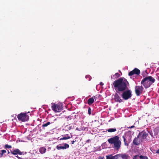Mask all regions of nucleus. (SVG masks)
I'll return each instance as SVG.
<instances>
[{
	"label": "nucleus",
	"mask_w": 159,
	"mask_h": 159,
	"mask_svg": "<svg viewBox=\"0 0 159 159\" xmlns=\"http://www.w3.org/2000/svg\"><path fill=\"white\" fill-rule=\"evenodd\" d=\"M113 85L116 92H123L121 97L125 100H128L132 97V95L131 90H125L128 88L127 86L129 85V83L125 78H120L115 80Z\"/></svg>",
	"instance_id": "1"
},
{
	"label": "nucleus",
	"mask_w": 159,
	"mask_h": 159,
	"mask_svg": "<svg viewBox=\"0 0 159 159\" xmlns=\"http://www.w3.org/2000/svg\"><path fill=\"white\" fill-rule=\"evenodd\" d=\"M120 139L118 135L115 136L108 139L107 141L115 149L118 150L120 148L121 144Z\"/></svg>",
	"instance_id": "2"
},
{
	"label": "nucleus",
	"mask_w": 159,
	"mask_h": 159,
	"mask_svg": "<svg viewBox=\"0 0 159 159\" xmlns=\"http://www.w3.org/2000/svg\"><path fill=\"white\" fill-rule=\"evenodd\" d=\"M155 81V80L151 76H146L141 81V83L145 89H147Z\"/></svg>",
	"instance_id": "3"
},
{
	"label": "nucleus",
	"mask_w": 159,
	"mask_h": 159,
	"mask_svg": "<svg viewBox=\"0 0 159 159\" xmlns=\"http://www.w3.org/2000/svg\"><path fill=\"white\" fill-rule=\"evenodd\" d=\"M52 110L55 112H60L63 109L62 105L61 103H58L56 104L52 103Z\"/></svg>",
	"instance_id": "4"
},
{
	"label": "nucleus",
	"mask_w": 159,
	"mask_h": 159,
	"mask_svg": "<svg viewBox=\"0 0 159 159\" xmlns=\"http://www.w3.org/2000/svg\"><path fill=\"white\" fill-rule=\"evenodd\" d=\"M17 117L19 120L23 122L27 121L29 119V116L26 112H21L18 115Z\"/></svg>",
	"instance_id": "5"
},
{
	"label": "nucleus",
	"mask_w": 159,
	"mask_h": 159,
	"mask_svg": "<svg viewBox=\"0 0 159 159\" xmlns=\"http://www.w3.org/2000/svg\"><path fill=\"white\" fill-rule=\"evenodd\" d=\"M143 88L142 86H136L135 87V92L137 96H139L143 93Z\"/></svg>",
	"instance_id": "6"
},
{
	"label": "nucleus",
	"mask_w": 159,
	"mask_h": 159,
	"mask_svg": "<svg viewBox=\"0 0 159 159\" xmlns=\"http://www.w3.org/2000/svg\"><path fill=\"white\" fill-rule=\"evenodd\" d=\"M140 73V70L137 68H134L133 70L131 71L129 73V76H132L134 74L137 75H139Z\"/></svg>",
	"instance_id": "7"
},
{
	"label": "nucleus",
	"mask_w": 159,
	"mask_h": 159,
	"mask_svg": "<svg viewBox=\"0 0 159 159\" xmlns=\"http://www.w3.org/2000/svg\"><path fill=\"white\" fill-rule=\"evenodd\" d=\"M69 147V145L67 143L64 144V146H62L61 144H59L57 146V149L58 150L60 149H66Z\"/></svg>",
	"instance_id": "8"
},
{
	"label": "nucleus",
	"mask_w": 159,
	"mask_h": 159,
	"mask_svg": "<svg viewBox=\"0 0 159 159\" xmlns=\"http://www.w3.org/2000/svg\"><path fill=\"white\" fill-rule=\"evenodd\" d=\"M148 133L144 130L139 133L138 135L141 137L143 139H145L148 135Z\"/></svg>",
	"instance_id": "9"
},
{
	"label": "nucleus",
	"mask_w": 159,
	"mask_h": 159,
	"mask_svg": "<svg viewBox=\"0 0 159 159\" xmlns=\"http://www.w3.org/2000/svg\"><path fill=\"white\" fill-rule=\"evenodd\" d=\"M11 153L14 155H17L19 154L21 155L23 154V152H21L18 149H15L13 150H10Z\"/></svg>",
	"instance_id": "10"
},
{
	"label": "nucleus",
	"mask_w": 159,
	"mask_h": 159,
	"mask_svg": "<svg viewBox=\"0 0 159 159\" xmlns=\"http://www.w3.org/2000/svg\"><path fill=\"white\" fill-rule=\"evenodd\" d=\"M139 136L138 135L137 137H135L133 141V143L134 145H139L141 143V141L139 139Z\"/></svg>",
	"instance_id": "11"
},
{
	"label": "nucleus",
	"mask_w": 159,
	"mask_h": 159,
	"mask_svg": "<svg viewBox=\"0 0 159 159\" xmlns=\"http://www.w3.org/2000/svg\"><path fill=\"white\" fill-rule=\"evenodd\" d=\"M114 99L115 102H123V100L121 99L118 94L116 93L114 96Z\"/></svg>",
	"instance_id": "12"
},
{
	"label": "nucleus",
	"mask_w": 159,
	"mask_h": 159,
	"mask_svg": "<svg viewBox=\"0 0 159 159\" xmlns=\"http://www.w3.org/2000/svg\"><path fill=\"white\" fill-rule=\"evenodd\" d=\"M63 136V137L61 138L60 139V140H62L67 139H70V138L72 137V135L71 134L70 135V136H69V135L68 134L64 135Z\"/></svg>",
	"instance_id": "13"
},
{
	"label": "nucleus",
	"mask_w": 159,
	"mask_h": 159,
	"mask_svg": "<svg viewBox=\"0 0 159 159\" xmlns=\"http://www.w3.org/2000/svg\"><path fill=\"white\" fill-rule=\"evenodd\" d=\"M7 152V151L5 150H2L0 151V157H6V155H5Z\"/></svg>",
	"instance_id": "14"
},
{
	"label": "nucleus",
	"mask_w": 159,
	"mask_h": 159,
	"mask_svg": "<svg viewBox=\"0 0 159 159\" xmlns=\"http://www.w3.org/2000/svg\"><path fill=\"white\" fill-rule=\"evenodd\" d=\"M128 155L125 154H120V159H128L129 157Z\"/></svg>",
	"instance_id": "15"
},
{
	"label": "nucleus",
	"mask_w": 159,
	"mask_h": 159,
	"mask_svg": "<svg viewBox=\"0 0 159 159\" xmlns=\"http://www.w3.org/2000/svg\"><path fill=\"white\" fill-rule=\"evenodd\" d=\"M94 102V99L93 97L89 98L88 101V103L89 105H90Z\"/></svg>",
	"instance_id": "16"
},
{
	"label": "nucleus",
	"mask_w": 159,
	"mask_h": 159,
	"mask_svg": "<svg viewBox=\"0 0 159 159\" xmlns=\"http://www.w3.org/2000/svg\"><path fill=\"white\" fill-rule=\"evenodd\" d=\"M46 148L44 147L40 148L39 149V152L41 154H43L46 152Z\"/></svg>",
	"instance_id": "17"
},
{
	"label": "nucleus",
	"mask_w": 159,
	"mask_h": 159,
	"mask_svg": "<svg viewBox=\"0 0 159 159\" xmlns=\"http://www.w3.org/2000/svg\"><path fill=\"white\" fill-rule=\"evenodd\" d=\"M116 131V128H110L106 130V132L107 131L108 132L110 133H111V132H114Z\"/></svg>",
	"instance_id": "18"
},
{
	"label": "nucleus",
	"mask_w": 159,
	"mask_h": 159,
	"mask_svg": "<svg viewBox=\"0 0 159 159\" xmlns=\"http://www.w3.org/2000/svg\"><path fill=\"white\" fill-rule=\"evenodd\" d=\"M122 138H123V139H124V142L125 143V145L126 146H128L129 145V142L128 143H127V141H126V139L125 138V137L124 136H122Z\"/></svg>",
	"instance_id": "19"
},
{
	"label": "nucleus",
	"mask_w": 159,
	"mask_h": 159,
	"mask_svg": "<svg viewBox=\"0 0 159 159\" xmlns=\"http://www.w3.org/2000/svg\"><path fill=\"white\" fill-rule=\"evenodd\" d=\"M115 156H112L111 155L106 156V159H115Z\"/></svg>",
	"instance_id": "20"
},
{
	"label": "nucleus",
	"mask_w": 159,
	"mask_h": 159,
	"mask_svg": "<svg viewBox=\"0 0 159 159\" xmlns=\"http://www.w3.org/2000/svg\"><path fill=\"white\" fill-rule=\"evenodd\" d=\"M115 159H120V154H117L115 156Z\"/></svg>",
	"instance_id": "21"
},
{
	"label": "nucleus",
	"mask_w": 159,
	"mask_h": 159,
	"mask_svg": "<svg viewBox=\"0 0 159 159\" xmlns=\"http://www.w3.org/2000/svg\"><path fill=\"white\" fill-rule=\"evenodd\" d=\"M139 159H148V157L146 156L140 155L139 156Z\"/></svg>",
	"instance_id": "22"
},
{
	"label": "nucleus",
	"mask_w": 159,
	"mask_h": 159,
	"mask_svg": "<svg viewBox=\"0 0 159 159\" xmlns=\"http://www.w3.org/2000/svg\"><path fill=\"white\" fill-rule=\"evenodd\" d=\"M50 124L51 123L50 122H48L47 123L43 124L42 125V126L43 127H47L48 125H50Z\"/></svg>",
	"instance_id": "23"
},
{
	"label": "nucleus",
	"mask_w": 159,
	"mask_h": 159,
	"mask_svg": "<svg viewBox=\"0 0 159 159\" xmlns=\"http://www.w3.org/2000/svg\"><path fill=\"white\" fill-rule=\"evenodd\" d=\"M5 148L10 149L11 148V146L6 144L5 145Z\"/></svg>",
	"instance_id": "24"
},
{
	"label": "nucleus",
	"mask_w": 159,
	"mask_h": 159,
	"mask_svg": "<svg viewBox=\"0 0 159 159\" xmlns=\"http://www.w3.org/2000/svg\"><path fill=\"white\" fill-rule=\"evenodd\" d=\"M114 76H116V78H119L120 76V74L118 73H116L115 74Z\"/></svg>",
	"instance_id": "25"
},
{
	"label": "nucleus",
	"mask_w": 159,
	"mask_h": 159,
	"mask_svg": "<svg viewBox=\"0 0 159 159\" xmlns=\"http://www.w3.org/2000/svg\"><path fill=\"white\" fill-rule=\"evenodd\" d=\"M71 126H70L69 125H68L66 126L65 127V129H66L67 130H70V129H71Z\"/></svg>",
	"instance_id": "26"
},
{
	"label": "nucleus",
	"mask_w": 159,
	"mask_h": 159,
	"mask_svg": "<svg viewBox=\"0 0 159 159\" xmlns=\"http://www.w3.org/2000/svg\"><path fill=\"white\" fill-rule=\"evenodd\" d=\"M88 112L89 115H91V109L90 107H89L88 108Z\"/></svg>",
	"instance_id": "27"
},
{
	"label": "nucleus",
	"mask_w": 159,
	"mask_h": 159,
	"mask_svg": "<svg viewBox=\"0 0 159 159\" xmlns=\"http://www.w3.org/2000/svg\"><path fill=\"white\" fill-rule=\"evenodd\" d=\"M139 155H135L134 156L133 159H139Z\"/></svg>",
	"instance_id": "28"
},
{
	"label": "nucleus",
	"mask_w": 159,
	"mask_h": 159,
	"mask_svg": "<svg viewBox=\"0 0 159 159\" xmlns=\"http://www.w3.org/2000/svg\"><path fill=\"white\" fill-rule=\"evenodd\" d=\"M66 118L67 119H69V120H71V116H68L67 117H66Z\"/></svg>",
	"instance_id": "29"
},
{
	"label": "nucleus",
	"mask_w": 159,
	"mask_h": 159,
	"mask_svg": "<svg viewBox=\"0 0 159 159\" xmlns=\"http://www.w3.org/2000/svg\"><path fill=\"white\" fill-rule=\"evenodd\" d=\"M76 142V140L72 141H71V144H73L75 142Z\"/></svg>",
	"instance_id": "30"
},
{
	"label": "nucleus",
	"mask_w": 159,
	"mask_h": 159,
	"mask_svg": "<svg viewBox=\"0 0 159 159\" xmlns=\"http://www.w3.org/2000/svg\"><path fill=\"white\" fill-rule=\"evenodd\" d=\"M90 76L89 75H86V78H89V80H90Z\"/></svg>",
	"instance_id": "31"
},
{
	"label": "nucleus",
	"mask_w": 159,
	"mask_h": 159,
	"mask_svg": "<svg viewBox=\"0 0 159 159\" xmlns=\"http://www.w3.org/2000/svg\"><path fill=\"white\" fill-rule=\"evenodd\" d=\"M16 157H17L18 159H22V158L21 157H19V156H16Z\"/></svg>",
	"instance_id": "32"
},
{
	"label": "nucleus",
	"mask_w": 159,
	"mask_h": 159,
	"mask_svg": "<svg viewBox=\"0 0 159 159\" xmlns=\"http://www.w3.org/2000/svg\"><path fill=\"white\" fill-rule=\"evenodd\" d=\"M100 85L102 86V85H103L104 84H103V83L102 82H101L100 83Z\"/></svg>",
	"instance_id": "33"
},
{
	"label": "nucleus",
	"mask_w": 159,
	"mask_h": 159,
	"mask_svg": "<svg viewBox=\"0 0 159 159\" xmlns=\"http://www.w3.org/2000/svg\"><path fill=\"white\" fill-rule=\"evenodd\" d=\"M156 153L159 154V149L156 152Z\"/></svg>",
	"instance_id": "34"
},
{
	"label": "nucleus",
	"mask_w": 159,
	"mask_h": 159,
	"mask_svg": "<svg viewBox=\"0 0 159 159\" xmlns=\"http://www.w3.org/2000/svg\"><path fill=\"white\" fill-rule=\"evenodd\" d=\"M134 125H132L131 126L129 127V128L131 129V128H134Z\"/></svg>",
	"instance_id": "35"
},
{
	"label": "nucleus",
	"mask_w": 159,
	"mask_h": 159,
	"mask_svg": "<svg viewBox=\"0 0 159 159\" xmlns=\"http://www.w3.org/2000/svg\"><path fill=\"white\" fill-rule=\"evenodd\" d=\"M10 153V152L9 151V150H7V153L8 154H9Z\"/></svg>",
	"instance_id": "36"
}]
</instances>
